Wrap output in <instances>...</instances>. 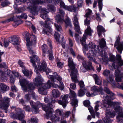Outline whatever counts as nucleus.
Listing matches in <instances>:
<instances>
[{
  "mask_svg": "<svg viewBox=\"0 0 123 123\" xmlns=\"http://www.w3.org/2000/svg\"><path fill=\"white\" fill-rule=\"evenodd\" d=\"M92 31L91 30L89 26H88L85 31V34H84L82 38L80 39L81 43L83 46V51L84 54L87 56L90 61H93L96 64H98V63L96 61L95 57H96V54L97 53V51L95 50H90L87 54H86V51L88 50V46L85 44V41L87 35L91 36V33Z\"/></svg>",
  "mask_w": 123,
  "mask_h": 123,
  "instance_id": "obj_1",
  "label": "nucleus"
},
{
  "mask_svg": "<svg viewBox=\"0 0 123 123\" xmlns=\"http://www.w3.org/2000/svg\"><path fill=\"white\" fill-rule=\"evenodd\" d=\"M33 57H30L31 58L30 61L32 64V65L35 69V71L37 74L39 73V71H42L45 72L47 74L48 73V70L50 72V69L46 68L47 64L44 61H42L41 63H39V57L36 55H32Z\"/></svg>",
  "mask_w": 123,
  "mask_h": 123,
  "instance_id": "obj_2",
  "label": "nucleus"
},
{
  "mask_svg": "<svg viewBox=\"0 0 123 123\" xmlns=\"http://www.w3.org/2000/svg\"><path fill=\"white\" fill-rule=\"evenodd\" d=\"M52 0H30V2L28 3V6L27 9L31 13L34 15H37L38 12L37 6L38 4H42L44 3H47L51 2Z\"/></svg>",
  "mask_w": 123,
  "mask_h": 123,
  "instance_id": "obj_3",
  "label": "nucleus"
},
{
  "mask_svg": "<svg viewBox=\"0 0 123 123\" xmlns=\"http://www.w3.org/2000/svg\"><path fill=\"white\" fill-rule=\"evenodd\" d=\"M14 76L20 79L19 82L23 90L26 91L28 89L32 90L34 88L32 83L25 79H22L21 75L18 72H13Z\"/></svg>",
  "mask_w": 123,
  "mask_h": 123,
  "instance_id": "obj_4",
  "label": "nucleus"
},
{
  "mask_svg": "<svg viewBox=\"0 0 123 123\" xmlns=\"http://www.w3.org/2000/svg\"><path fill=\"white\" fill-rule=\"evenodd\" d=\"M49 12L45 8L42 9L41 11V17L44 19H46V24L45 26L46 29L43 30V32L44 33L47 34L48 32L51 33L52 30L51 28L50 25L49 24L52 23V20H50V19L48 18V16L47 14Z\"/></svg>",
  "mask_w": 123,
  "mask_h": 123,
  "instance_id": "obj_5",
  "label": "nucleus"
},
{
  "mask_svg": "<svg viewBox=\"0 0 123 123\" xmlns=\"http://www.w3.org/2000/svg\"><path fill=\"white\" fill-rule=\"evenodd\" d=\"M25 35V38L26 39L27 42V46L28 49L30 53L32 55L34 54L35 51L31 49V45L32 44H35L36 43V37L33 35H31V38L28 37L29 34L28 32L25 33L24 34Z\"/></svg>",
  "mask_w": 123,
  "mask_h": 123,
  "instance_id": "obj_6",
  "label": "nucleus"
},
{
  "mask_svg": "<svg viewBox=\"0 0 123 123\" xmlns=\"http://www.w3.org/2000/svg\"><path fill=\"white\" fill-rule=\"evenodd\" d=\"M106 102L108 105L114 106L115 111L116 112H119L117 117V119L118 122H121V123H123V122H121V117H123V112H120V107L119 105L120 103L118 102H113L111 100H107Z\"/></svg>",
  "mask_w": 123,
  "mask_h": 123,
  "instance_id": "obj_7",
  "label": "nucleus"
},
{
  "mask_svg": "<svg viewBox=\"0 0 123 123\" xmlns=\"http://www.w3.org/2000/svg\"><path fill=\"white\" fill-rule=\"evenodd\" d=\"M43 106V110H44L46 113V114L45 117L47 118H50V119L53 122H55L56 121H58L60 120V118L57 117L55 115H52V108L53 107V105L51 104L50 105L49 107H44Z\"/></svg>",
  "mask_w": 123,
  "mask_h": 123,
  "instance_id": "obj_8",
  "label": "nucleus"
},
{
  "mask_svg": "<svg viewBox=\"0 0 123 123\" xmlns=\"http://www.w3.org/2000/svg\"><path fill=\"white\" fill-rule=\"evenodd\" d=\"M68 65L71 69L70 75L73 81L76 82H78L77 75L78 74L77 71L75 68L74 64L72 58L70 57L68 60Z\"/></svg>",
  "mask_w": 123,
  "mask_h": 123,
  "instance_id": "obj_9",
  "label": "nucleus"
},
{
  "mask_svg": "<svg viewBox=\"0 0 123 123\" xmlns=\"http://www.w3.org/2000/svg\"><path fill=\"white\" fill-rule=\"evenodd\" d=\"M48 78L50 79L52 82L58 83L61 85L59 86V87L61 90H62L64 88V85L62 82H61L62 78L58 75L57 74V73L55 72L52 75H49L48 76Z\"/></svg>",
  "mask_w": 123,
  "mask_h": 123,
  "instance_id": "obj_10",
  "label": "nucleus"
},
{
  "mask_svg": "<svg viewBox=\"0 0 123 123\" xmlns=\"http://www.w3.org/2000/svg\"><path fill=\"white\" fill-rule=\"evenodd\" d=\"M15 114L13 113H10V117L12 118L20 120L24 118L25 113L23 110L19 108H16L15 110Z\"/></svg>",
  "mask_w": 123,
  "mask_h": 123,
  "instance_id": "obj_11",
  "label": "nucleus"
},
{
  "mask_svg": "<svg viewBox=\"0 0 123 123\" xmlns=\"http://www.w3.org/2000/svg\"><path fill=\"white\" fill-rule=\"evenodd\" d=\"M52 85L50 81L49 80L46 83H42L38 89L39 93L41 94L46 95L47 94L46 89L49 88Z\"/></svg>",
  "mask_w": 123,
  "mask_h": 123,
  "instance_id": "obj_12",
  "label": "nucleus"
},
{
  "mask_svg": "<svg viewBox=\"0 0 123 123\" xmlns=\"http://www.w3.org/2000/svg\"><path fill=\"white\" fill-rule=\"evenodd\" d=\"M10 99L7 97H5L2 100H0V108L4 110L7 109L10 104Z\"/></svg>",
  "mask_w": 123,
  "mask_h": 123,
  "instance_id": "obj_13",
  "label": "nucleus"
},
{
  "mask_svg": "<svg viewBox=\"0 0 123 123\" xmlns=\"http://www.w3.org/2000/svg\"><path fill=\"white\" fill-rule=\"evenodd\" d=\"M65 12L59 9L55 17V19L58 23H62L64 21V16Z\"/></svg>",
  "mask_w": 123,
  "mask_h": 123,
  "instance_id": "obj_14",
  "label": "nucleus"
},
{
  "mask_svg": "<svg viewBox=\"0 0 123 123\" xmlns=\"http://www.w3.org/2000/svg\"><path fill=\"white\" fill-rule=\"evenodd\" d=\"M70 91L71 94L70 98H71L72 102L71 104L72 105L75 107H76L77 106L78 101L76 98V94L75 92L70 89Z\"/></svg>",
  "mask_w": 123,
  "mask_h": 123,
  "instance_id": "obj_15",
  "label": "nucleus"
},
{
  "mask_svg": "<svg viewBox=\"0 0 123 123\" xmlns=\"http://www.w3.org/2000/svg\"><path fill=\"white\" fill-rule=\"evenodd\" d=\"M73 19L76 32H77L80 34H81V32L80 30V28L78 21V16L77 13L74 14V16Z\"/></svg>",
  "mask_w": 123,
  "mask_h": 123,
  "instance_id": "obj_16",
  "label": "nucleus"
},
{
  "mask_svg": "<svg viewBox=\"0 0 123 123\" xmlns=\"http://www.w3.org/2000/svg\"><path fill=\"white\" fill-rule=\"evenodd\" d=\"M115 115V113L114 111L111 112V111H107L106 112V117H105V122L107 123L111 122V120L110 118L113 117Z\"/></svg>",
  "mask_w": 123,
  "mask_h": 123,
  "instance_id": "obj_17",
  "label": "nucleus"
},
{
  "mask_svg": "<svg viewBox=\"0 0 123 123\" xmlns=\"http://www.w3.org/2000/svg\"><path fill=\"white\" fill-rule=\"evenodd\" d=\"M61 98L62 99V101L59 100L58 101V103L59 104L62 105L63 108H64L66 106L68 103V95H66L63 96H61Z\"/></svg>",
  "mask_w": 123,
  "mask_h": 123,
  "instance_id": "obj_18",
  "label": "nucleus"
},
{
  "mask_svg": "<svg viewBox=\"0 0 123 123\" xmlns=\"http://www.w3.org/2000/svg\"><path fill=\"white\" fill-rule=\"evenodd\" d=\"M37 74V75L36 76L35 80H34V84L35 85L38 86V85H40L42 84V82L43 81V79L42 78L40 75L38 74Z\"/></svg>",
  "mask_w": 123,
  "mask_h": 123,
  "instance_id": "obj_19",
  "label": "nucleus"
},
{
  "mask_svg": "<svg viewBox=\"0 0 123 123\" xmlns=\"http://www.w3.org/2000/svg\"><path fill=\"white\" fill-rule=\"evenodd\" d=\"M119 40V39H118L117 40L114 45L115 46H118L116 47V49L118 52L121 54L122 50H123V42L120 43Z\"/></svg>",
  "mask_w": 123,
  "mask_h": 123,
  "instance_id": "obj_20",
  "label": "nucleus"
},
{
  "mask_svg": "<svg viewBox=\"0 0 123 123\" xmlns=\"http://www.w3.org/2000/svg\"><path fill=\"white\" fill-rule=\"evenodd\" d=\"M92 13V11L89 9H88L86 11V14L85 16L86 18L85 20V24L86 25H89L90 24V21L88 19Z\"/></svg>",
  "mask_w": 123,
  "mask_h": 123,
  "instance_id": "obj_21",
  "label": "nucleus"
},
{
  "mask_svg": "<svg viewBox=\"0 0 123 123\" xmlns=\"http://www.w3.org/2000/svg\"><path fill=\"white\" fill-rule=\"evenodd\" d=\"M82 64L83 67L87 70H93V67L92 65V62L90 61L86 63V62L83 61L82 62Z\"/></svg>",
  "mask_w": 123,
  "mask_h": 123,
  "instance_id": "obj_22",
  "label": "nucleus"
},
{
  "mask_svg": "<svg viewBox=\"0 0 123 123\" xmlns=\"http://www.w3.org/2000/svg\"><path fill=\"white\" fill-rule=\"evenodd\" d=\"M65 9L70 12H76L78 11V7H76L73 5H71L70 6H67Z\"/></svg>",
  "mask_w": 123,
  "mask_h": 123,
  "instance_id": "obj_23",
  "label": "nucleus"
},
{
  "mask_svg": "<svg viewBox=\"0 0 123 123\" xmlns=\"http://www.w3.org/2000/svg\"><path fill=\"white\" fill-rule=\"evenodd\" d=\"M11 41L12 43L14 45H18L19 43V38L15 35L12 36L10 37Z\"/></svg>",
  "mask_w": 123,
  "mask_h": 123,
  "instance_id": "obj_24",
  "label": "nucleus"
},
{
  "mask_svg": "<svg viewBox=\"0 0 123 123\" xmlns=\"http://www.w3.org/2000/svg\"><path fill=\"white\" fill-rule=\"evenodd\" d=\"M110 74V71L107 69L105 70L103 73V74L105 76L107 77L109 76V78L110 81L112 82L113 81L114 79L112 75L111 76Z\"/></svg>",
  "mask_w": 123,
  "mask_h": 123,
  "instance_id": "obj_25",
  "label": "nucleus"
},
{
  "mask_svg": "<svg viewBox=\"0 0 123 123\" xmlns=\"http://www.w3.org/2000/svg\"><path fill=\"white\" fill-rule=\"evenodd\" d=\"M9 87L3 83L0 84V91L4 93L9 90Z\"/></svg>",
  "mask_w": 123,
  "mask_h": 123,
  "instance_id": "obj_26",
  "label": "nucleus"
},
{
  "mask_svg": "<svg viewBox=\"0 0 123 123\" xmlns=\"http://www.w3.org/2000/svg\"><path fill=\"white\" fill-rule=\"evenodd\" d=\"M15 3V4L14 5V7L15 11L17 13L21 12L25 10V8L24 7L19 8L18 9L17 8V5L19 4H20L21 3Z\"/></svg>",
  "mask_w": 123,
  "mask_h": 123,
  "instance_id": "obj_27",
  "label": "nucleus"
},
{
  "mask_svg": "<svg viewBox=\"0 0 123 123\" xmlns=\"http://www.w3.org/2000/svg\"><path fill=\"white\" fill-rule=\"evenodd\" d=\"M97 31L99 37L101 35L102 32H105V31L104 28L102 26L98 25L97 26Z\"/></svg>",
  "mask_w": 123,
  "mask_h": 123,
  "instance_id": "obj_28",
  "label": "nucleus"
},
{
  "mask_svg": "<svg viewBox=\"0 0 123 123\" xmlns=\"http://www.w3.org/2000/svg\"><path fill=\"white\" fill-rule=\"evenodd\" d=\"M30 103L32 107V111L33 113H34V114H36L38 113L39 110L34 105H33V102L31 101L30 102Z\"/></svg>",
  "mask_w": 123,
  "mask_h": 123,
  "instance_id": "obj_29",
  "label": "nucleus"
},
{
  "mask_svg": "<svg viewBox=\"0 0 123 123\" xmlns=\"http://www.w3.org/2000/svg\"><path fill=\"white\" fill-rule=\"evenodd\" d=\"M52 94L53 97L55 98H58L61 95V93L57 89L53 90L52 92Z\"/></svg>",
  "mask_w": 123,
  "mask_h": 123,
  "instance_id": "obj_30",
  "label": "nucleus"
},
{
  "mask_svg": "<svg viewBox=\"0 0 123 123\" xmlns=\"http://www.w3.org/2000/svg\"><path fill=\"white\" fill-rule=\"evenodd\" d=\"M55 115L57 117H59L60 118V119L61 117V118L62 119H63V118L62 117V115L63 112V111L62 110L58 109L55 111Z\"/></svg>",
  "mask_w": 123,
  "mask_h": 123,
  "instance_id": "obj_31",
  "label": "nucleus"
},
{
  "mask_svg": "<svg viewBox=\"0 0 123 123\" xmlns=\"http://www.w3.org/2000/svg\"><path fill=\"white\" fill-rule=\"evenodd\" d=\"M93 77L95 80V83L98 85H100L101 83V81L99 79V77L96 74H94Z\"/></svg>",
  "mask_w": 123,
  "mask_h": 123,
  "instance_id": "obj_32",
  "label": "nucleus"
},
{
  "mask_svg": "<svg viewBox=\"0 0 123 123\" xmlns=\"http://www.w3.org/2000/svg\"><path fill=\"white\" fill-rule=\"evenodd\" d=\"M42 51L44 53L48 54L50 51V49H48L46 44H43L42 47Z\"/></svg>",
  "mask_w": 123,
  "mask_h": 123,
  "instance_id": "obj_33",
  "label": "nucleus"
},
{
  "mask_svg": "<svg viewBox=\"0 0 123 123\" xmlns=\"http://www.w3.org/2000/svg\"><path fill=\"white\" fill-rule=\"evenodd\" d=\"M0 74H1V78L2 81L3 82L6 81L7 78L6 74L4 73L3 71H0Z\"/></svg>",
  "mask_w": 123,
  "mask_h": 123,
  "instance_id": "obj_34",
  "label": "nucleus"
},
{
  "mask_svg": "<svg viewBox=\"0 0 123 123\" xmlns=\"http://www.w3.org/2000/svg\"><path fill=\"white\" fill-rule=\"evenodd\" d=\"M22 71L24 74L26 76H28L30 75L32 73L31 71H29L27 69L25 68H23L22 69Z\"/></svg>",
  "mask_w": 123,
  "mask_h": 123,
  "instance_id": "obj_35",
  "label": "nucleus"
},
{
  "mask_svg": "<svg viewBox=\"0 0 123 123\" xmlns=\"http://www.w3.org/2000/svg\"><path fill=\"white\" fill-rule=\"evenodd\" d=\"M105 53L104 51H102L101 52H99V53L100 54V55L102 56V59L103 61L104 62H105L106 61H107L108 60L107 58V56L106 55V54H103V53Z\"/></svg>",
  "mask_w": 123,
  "mask_h": 123,
  "instance_id": "obj_36",
  "label": "nucleus"
},
{
  "mask_svg": "<svg viewBox=\"0 0 123 123\" xmlns=\"http://www.w3.org/2000/svg\"><path fill=\"white\" fill-rule=\"evenodd\" d=\"M3 72L4 74H5L6 75H7L9 77L13 75V72H12L9 70L6 69Z\"/></svg>",
  "mask_w": 123,
  "mask_h": 123,
  "instance_id": "obj_37",
  "label": "nucleus"
},
{
  "mask_svg": "<svg viewBox=\"0 0 123 123\" xmlns=\"http://www.w3.org/2000/svg\"><path fill=\"white\" fill-rule=\"evenodd\" d=\"M88 109L91 113V115L92 116L93 118H95V114L93 112V110L92 107L90 106V105L88 106Z\"/></svg>",
  "mask_w": 123,
  "mask_h": 123,
  "instance_id": "obj_38",
  "label": "nucleus"
},
{
  "mask_svg": "<svg viewBox=\"0 0 123 123\" xmlns=\"http://www.w3.org/2000/svg\"><path fill=\"white\" fill-rule=\"evenodd\" d=\"M101 48L105 46L106 45L105 41L104 38H102L99 43Z\"/></svg>",
  "mask_w": 123,
  "mask_h": 123,
  "instance_id": "obj_39",
  "label": "nucleus"
},
{
  "mask_svg": "<svg viewBox=\"0 0 123 123\" xmlns=\"http://www.w3.org/2000/svg\"><path fill=\"white\" fill-rule=\"evenodd\" d=\"M79 85L81 89H82L84 91H86V89L84 88L85 85L83 81H81L79 82Z\"/></svg>",
  "mask_w": 123,
  "mask_h": 123,
  "instance_id": "obj_40",
  "label": "nucleus"
},
{
  "mask_svg": "<svg viewBox=\"0 0 123 123\" xmlns=\"http://www.w3.org/2000/svg\"><path fill=\"white\" fill-rule=\"evenodd\" d=\"M66 24L68 26H69L70 27H72V25L71 24V21L69 18L67 17L65 21Z\"/></svg>",
  "mask_w": 123,
  "mask_h": 123,
  "instance_id": "obj_41",
  "label": "nucleus"
},
{
  "mask_svg": "<svg viewBox=\"0 0 123 123\" xmlns=\"http://www.w3.org/2000/svg\"><path fill=\"white\" fill-rule=\"evenodd\" d=\"M91 90L93 92H98L99 90L98 87L96 86H94L91 88Z\"/></svg>",
  "mask_w": 123,
  "mask_h": 123,
  "instance_id": "obj_42",
  "label": "nucleus"
},
{
  "mask_svg": "<svg viewBox=\"0 0 123 123\" xmlns=\"http://www.w3.org/2000/svg\"><path fill=\"white\" fill-rule=\"evenodd\" d=\"M37 105L38 107H39L41 106H42V107L43 109V106H44V107L45 108L47 107H49L50 105L49 104H48L47 106H46L45 105H43L42 104L40 103L39 102H38L37 103Z\"/></svg>",
  "mask_w": 123,
  "mask_h": 123,
  "instance_id": "obj_43",
  "label": "nucleus"
},
{
  "mask_svg": "<svg viewBox=\"0 0 123 123\" xmlns=\"http://www.w3.org/2000/svg\"><path fill=\"white\" fill-rule=\"evenodd\" d=\"M37 105L38 107H39L41 106H42V107L43 109V106H44V107L45 108L47 107H49L50 105L49 104H48L47 106H46L45 105H43L42 104L40 103L39 102H38L37 103Z\"/></svg>",
  "mask_w": 123,
  "mask_h": 123,
  "instance_id": "obj_44",
  "label": "nucleus"
},
{
  "mask_svg": "<svg viewBox=\"0 0 123 123\" xmlns=\"http://www.w3.org/2000/svg\"><path fill=\"white\" fill-rule=\"evenodd\" d=\"M15 77L13 75L9 77V80L10 82L12 84H14L15 80Z\"/></svg>",
  "mask_w": 123,
  "mask_h": 123,
  "instance_id": "obj_45",
  "label": "nucleus"
},
{
  "mask_svg": "<svg viewBox=\"0 0 123 123\" xmlns=\"http://www.w3.org/2000/svg\"><path fill=\"white\" fill-rule=\"evenodd\" d=\"M88 46L92 50H95L94 48L96 47V45L94 43L92 42L89 43Z\"/></svg>",
  "mask_w": 123,
  "mask_h": 123,
  "instance_id": "obj_46",
  "label": "nucleus"
},
{
  "mask_svg": "<svg viewBox=\"0 0 123 123\" xmlns=\"http://www.w3.org/2000/svg\"><path fill=\"white\" fill-rule=\"evenodd\" d=\"M84 91H85L82 89H81L79 90L78 92V95L79 96L81 97L84 95L85 92Z\"/></svg>",
  "mask_w": 123,
  "mask_h": 123,
  "instance_id": "obj_47",
  "label": "nucleus"
},
{
  "mask_svg": "<svg viewBox=\"0 0 123 123\" xmlns=\"http://www.w3.org/2000/svg\"><path fill=\"white\" fill-rule=\"evenodd\" d=\"M56 29L58 31H61L62 30L61 26L60 25H58L55 23L54 24Z\"/></svg>",
  "mask_w": 123,
  "mask_h": 123,
  "instance_id": "obj_48",
  "label": "nucleus"
},
{
  "mask_svg": "<svg viewBox=\"0 0 123 123\" xmlns=\"http://www.w3.org/2000/svg\"><path fill=\"white\" fill-rule=\"evenodd\" d=\"M98 0V5L99 11H101L102 7V0Z\"/></svg>",
  "mask_w": 123,
  "mask_h": 123,
  "instance_id": "obj_49",
  "label": "nucleus"
},
{
  "mask_svg": "<svg viewBox=\"0 0 123 123\" xmlns=\"http://www.w3.org/2000/svg\"><path fill=\"white\" fill-rule=\"evenodd\" d=\"M49 54V59L50 60H53L54 59V58L52 54V50L51 49H50V51L49 53L48 54Z\"/></svg>",
  "mask_w": 123,
  "mask_h": 123,
  "instance_id": "obj_50",
  "label": "nucleus"
},
{
  "mask_svg": "<svg viewBox=\"0 0 123 123\" xmlns=\"http://www.w3.org/2000/svg\"><path fill=\"white\" fill-rule=\"evenodd\" d=\"M96 105L95 108V111H96L98 110V108L100 104V102L99 101H97L96 102Z\"/></svg>",
  "mask_w": 123,
  "mask_h": 123,
  "instance_id": "obj_51",
  "label": "nucleus"
},
{
  "mask_svg": "<svg viewBox=\"0 0 123 123\" xmlns=\"http://www.w3.org/2000/svg\"><path fill=\"white\" fill-rule=\"evenodd\" d=\"M54 36L57 42H59V39L60 37L59 34L57 32H55L54 35Z\"/></svg>",
  "mask_w": 123,
  "mask_h": 123,
  "instance_id": "obj_52",
  "label": "nucleus"
},
{
  "mask_svg": "<svg viewBox=\"0 0 123 123\" xmlns=\"http://www.w3.org/2000/svg\"><path fill=\"white\" fill-rule=\"evenodd\" d=\"M31 122L32 123H37V119L35 117L32 116L31 118Z\"/></svg>",
  "mask_w": 123,
  "mask_h": 123,
  "instance_id": "obj_53",
  "label": "nucleus"
},
{
  "mask_svg": "<svg viewBox=\"0 0 123 123\" xmlns=\"http://www.w3.org/2000/svg\"><path fill=\"white\" fill-rule=\"evenodd\" d=\"M70 113V111H67L64 114H63L62 117L63 118V119L64 118L67 117H68Z\"/></svg>",
  "mask_w": 123,
  "mask_h": 123,
  "instance_id": "obj_54",
  "label": "nucleus"
},
{
  "mask_svg": "<svg viewBox=\"0 0 123 123\" xmlns=\"http://www.w3.org/2000/svg\"><path fill=\"white\" fill-rule=\"evenodd\" d=\"M18 63L20 66L22 68V69L25 68L24 66V63L21 60H19Z\"/></svg>",
  "mask_w": 123,
  "mask_h": 123,
  "instance_id": "obj_55",
  "label": "nucleus"
},
{
  "mask_svg": "<svg viewBox=\"0 0 123 123\" xmlns=\"http://www.w3.org/2000/svg\"><path fill=\"white\" fill-rule=\"evenodd\" d=\"M11 88V90L12 91L16 92L17 91V89L13 84L12 85Z\"/></svg>",
  "mask_w": 123,
  "mask_h": 123,
  "instance_id": "obj_56",
  "label": "nucleus"
},
{
  "mask_svg": "<svg viewBox=\"0 0 123 123\" xmlns=\"http://www.w3.org/2000/svg\"><path fill=\"white\" fill-rule=\"evenodd\" d=\"M90 103L89 100H86L85 101L83 102L84 105L86 106H88L90 105Z\"/></svg>",
  "mask_w": 123,
  "mask_h": 123,
  "instance_id": "obj_57",
  "label": "nucleus"
},
{
  "mask_svg": "<svg viewBox=\"0 0 123 123\" xmlns=\"http://www.w3.org/2000/svg\"><path fill=\"white\" fill-rule=\"evenodd\" d=\"M9 3V2L8 1L6 0L1 3V5L3 7H4L6 6Z\"/></svg>",
  "mask_w": 123,
  "mask_h": 123,
  "instance_id": "obj_58",
  "label": "nucleus"
},
{
  "mask_svg": "<svg viewBox=\"0 0 123 123\" xmlns=\"http://www.w3.org/2000/svg\"><path fill=\"white\" fill-rule=\"evenodd\" d=\"M18 18H21L24 19H26L27 18V16L25 14L23 13L20 16H18Z\"/></svg>",
  "mask_w": 123,
  "mask_h": 123,
  "instance_id": "obj_59",
  "label": "nucleus"
},
{
  "mask_svg": "<svg viewBox=\"0 0 123 123\" xmlns=\"http://www.w3.org/2000/svg\"><path fill=\"white\" fill-rule=\"evenodd\" d=\"M83 0H78L77 4L79 7L81 6L83 4Z\"/></svg>",
  "mask_w": 123,
  "mask_h": 123,
  "instance_id": "obj_60",
  "label": "nucleus"
},
{
  "mask_svg": "<svg viewBox=\"0 0 123 123\" xmlns=\"http://www.w3.org/2000/svg\"><path fill=\"white\" fill-rule=\"evenodd\" d=\"M47 44L49 45L50 47V49H52V45L51 40L49 39H48L47 40Z\"/></svg>",
  "mask_w": 123,
  "mask_h": 123,
  "instance_id": "obj_61",
  "label": "nucleus"
},
{
  "mask_svg": "<svg viewBox=\"0 0 123 123\" xmlns=\"http://www.w3.org/2000/svg\"><path fill=\"white\" fill-rule=\"evenodd\" d=\"M60 7H62L64 9H65L66 8V7L67 5H66L64 2L62 1L60 2Z\"/></svg>",
  "mask_w": 123,
  "mask_h": 123,
  "instance_id": "obj_62",
  "label": "nucleus"
},
{
  "mask_svg": "<svg viewBox=\"0 0 123 123\" xmlns=\"http://www.w3.org/2000/svg\"><path fill=\"white\" fill-rule=\"evenodd\" d=\"M31 96L29 94H25V98L27 101H28L30 99Z\"/></svg>",
  "mask_w": 123,
  "mask_h": 123,
  "instance_id": "obj_63",
  "label": "nucleus"
},
{
  "mask_svg": "<svg viewBox=\"0 0 123 123\" xmlns=\"http://www.w3.org/2000/svg\"><path fill=\"white\" fill-rule=\"evenodd\" d=\"M70 88L73 90H75L76 88V85L74 83H72L70 84Z\"/></svg>",
  "mask_w": 123,
  "mask_h": 123,
  "instance_id": "obj_64",
  "label": "nucleus"
}]
</instances>
